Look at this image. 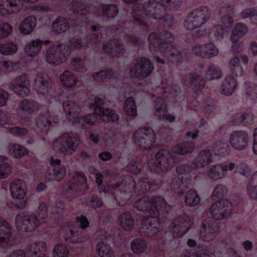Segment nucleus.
<instances>
[{
    "mask_svg": "<svg viewBox=\"0 0 257 257\" xmlns=\"http://www.w3.org/2000/svg\"><path fill=\"white\" fill-rule=\"evenodd\" d=\"M103 104L99 97H95L94 104L91 106L94 112L91 114L81 117L79 116L80 108L78 105L71 101H67L63 103V107L66 118L74 125L81 124L83 127L85 124H93L98 120V117L102 121H116L118 119V115L109 109L101 107Z\"/></svg>",
    "mask_w": 257,
    "mask_h": 257,
    "instance_id": "nucleus-1",
    "label": "nucleus"
},
{
    "mask_svg": "<svg viewBox=\"0 0 257 257\" xmlns=\"http://www.w3.org/2000/svg\"><path fill=\"white\" fill-rule=\"evenodd\" d=\"M135 207L141 211H149L150 216L143 219L142 231L148 236H152L159 232L160 222L158 217L168 211L169 206L162 197L146 196L139 199Z\"/></svg>",
    "mask_w": 257,
    "mask_h": 257,
    "instance_id": "nucleus-2",
    "label": "nucleus"
},
{
    "mask_svg": "<svg viewBox=\"0 0 257 257\" xmlns=\"http://www.w3.org/2000/svg\"><path fill=\"white\" fill-rule=\"evenodd\" d=\"M44 220V218L40 220L35 214L24 211L16 215L15 224L18 229L25 232H31L42 224Z\"/></svg>",
    "mask_w": 257,
    "mask_h": 257,
    "instance_id": "nucleus-3",
    "label": "nucleus"
},
{
    "mask_svg": "<svg viewBox=\"0 0 257 257\" xmlns=\"http://www.w3.org/2000/svg\"><path fill=\"white\" fill-rule=\"evenodd\" d=\"M210 12L208 8L201 7L192 11L186 18L184 27L188 30L201 27L210 18Z\"/></svg>",
    "mask_w": 257,
    "mask_h": 257,
    "instance_id": "nucleus-4",
    "label": "nucleus"
},
{
    "mask_svg": "<svg viewBox=\"0 0 257 257\" xmlns=\"http://www.w3.org/2000/svg\"><path fill=\"white\" fill-rule=\"evenodd\" d=\"M174 159L166 150L159 151L154 158L149 161V167L155 171H164L172 168L174 165Z\"/></svg>",
    "mask_w": 257,
    "mask_h": 257,
    "instance_id": "nucleus-5",
    "label": "nucleus"
},
{
    "mask_svg": "<svg viewBox=\"0 0 257 257\" xmlns=\"http://www.w3.org/2000/svg\"><path fill=\"white\" fill-rule=\"evenodd\" d=\"M171 0H162L161 4H158L156 2H153L147 5L140 12L139 11L133 14L134 19L140 20V18L138 17V15H142V17L152 18L154 19H160L162 18V13L165 10L166 7L170 6Z\"/></svg>",
    "mask_w": 257,
    "mask_h": 257,
    "instance_id": "nucleus-6",
    "label": "nucleus"
},
{
    "mask_svg": "<svg viewBox=\"0 0 257 257\" xmlns=\"http://www.w3.org/2000/svg\"><path fill=\"white\" fill-rule=\"evenodd\" d=\"M79 138L72 134H63L53 143V147L56 150H59L63 153L71 154L78 145Z\"/></svg>",
    "mask_w": 257,
    "mask_h": 257,
    "instance_id": "nucleus-7",
    "label": "nucleus"
},
{
    "mask_svg": "<svg viewBox=\"0 0 257 257\" xmlns=\"http://www.w3.org/2000/svg\"><path fill=\"white\" fill-rule=\"evenodd\" d=\"M10 192L14 199L21 200L15 204V206L19 209H24L27 203V187L25 182L21 179H16L10 184Z\"/></svg>",
    "mask_w": 257,
    "mask_h": 257,
    "instance_id": "nucleus-8",
    "label": "nucleus"
},
{
    "mask_svg": "<svg viewBox=\"0 0 257 257\" xmlns=\"http://www.w3.org/2000/svg\"><path fill=\"white\" fill-rule=\"evenodd\" d=\"M153 69L149 60L146 58L138 60L132 68L130 76L134 80L137 78H138L139 80L143 79L151 73ZM134 81L138 84H141L137 80H134Z\"/></svg>",
    "mask_w": 257,
    "mask_h": 257,
    "instance_id": "nucleus-9",
    "label": "nucleus"
},
{
    "mask_svg": "<svg viewBox=\"0 0 257 257\" xmlns=\"http://www.w3.org/2000/svg\"><path fill=\"white\" fill-rule=\"evenodd\" d=\"M47 248L45 242H36L28 248L26 251L23 250L14 251L10 257H44L47 251Z\"/></svg>",
    "mask_w": 257,
    "mask_h": 257,
    "instance_id": "nucleus-10",
    "label": "nucleus"
},
{
    "mask_svg": "<svg viewBox=\"0 0 257 257\" xmlns=\"http://www.w3.org/2000/svg\"><path fill=\"white\" fill-rule=\"evenodd\" d=\"M211 162V153L209 150L201 152L195 161V164L181 165L177 168V172L179 174H183L193 171L199 167H204Z\"/></svg>",
    "mask_w": 257,
    "mask_h": 257,
    "instance_id": "nucleus-11",
    "label": "nucleus"
},
{
    "mask_svg": "<svg viewBox=\"0 0 257 257\" xmlns=\"http://www.w3.org/2000/svg\"><path fill=\"white\" fill-rule=\"evenodd\" d=\"M134 137L138 145L145 149L150 148L155 142L156 137L151 128L142 127L137 130Z\"/></svg>",
    "mask_w": 257,
    "mask_h": 257,
    "instance_id": "nucleus-12",
    "label": "nucleus"
},
{
    "mask_svg": "<svg viewBox=\"0 0 257 257\" xmlns=\"http://www.w3.org/2000/svg\"><path fill=\"white\" fill-rule=\"evenodd\" d=\"M232 211L231 203L226 200H221L213 204L211 214L216 219H222L229 216Z\"/></svg>",
    "mask_w": 257,
    "mask_h": 257,
    "instance_id": "nucleus-13",
    "label": "nucleus"
},
{
    "mask_svg": "<svg viewBox=\"0 0 257 257\" xmlns=\"http://www.w3.org/2000/svg\"><path fill=\"white\" fill-rule=\"evenodd\" d=\"M229 141L232 148L236 150H243L248 146V135L245 131H234L230 134Z\"/></svg>",
    "mask_w": 257,
    "mask_h": 257,
    "instance_id": "nucleus-14",
    "label": "nucleus"
},
{
    "mask_svg": "<svg viewBox=\"0 0 257 257\" xmlns=\"http://www.w3.org/2000/svg\"><path fill=\"white\" fill-rule=\"evenodd\" d=\"M61 46H53L47 51L46 61L51 64L59 65L65 61V56L61 52Z\"/></svg>",
    "mask_w": 257,
    "mask_h": 257,
    "instance_id": "nucleus-15",
    "label": "nucleus"
},
{
    "mask_svg": "<svg viewBox=\"0 0 257 257\" xmlns=\"http://www.w3.org/2000/svg\"><path fill=\"white\" fill-rule=\"evenodd\" d=\"M218 231V226L216 223L206 220L201 225L200 236L204 240L209 241L216 237Z\"/></svg>",
    "mask_w": 257,
    "mask_h": 257,
    "instance_id": "nucleus-16",
    "label": "nucleus"
},
{
    "mask_svg": "<svg viewBox=\"0 0 257 257\" xmlns=\"http://www.w3.org/2000/svg\"><path fill=\"white\" fill-rule=\"evenodd\" d=\"M0 244L9 246L14 244V238L11 234L9 224L0 218Z\"/></svg>",
    "mask_w": 257,
    "mask_h": 257,
    "instance_id": "nucleus-17",
    "label": "nucleus"
},
{
    "mask_svg": "<svg viewBox=\"0 0 257 257\" xmlns=\"http://www.w3.org/2000/svg\"><path fill=\"white\" fill-rule=\"evenodd\" d=\"M22 7V2L19 0H0V14L2 15L17 12Z\"/></svg>",
    "mask_w": 257,
    "mask_h": 257,
    "instance_id": "nucleus-18",
    "label": "nucleus"
},
{
    "mask_svg": "<svg viewBox=\"0 0 257 257\" xmlns=\"http://www.w3.org/2000/svg\"><path fill=\"white\" fill-rule=\"evenodd\" d=\"M64 207L63 204L62 202H59L56 203L54 206H52V208L48 207L45 202H41L40 203L38 207V214L36 215L37 218L39 220H42L43 218H44V220L43 222H45L47 217L48 216V210H50L52 213H59L61 211Z\"/></svg>",
    "mask_w": 257,
    "mask_h": 257,
    "instance_id": "nucleus-19",
    "label": "nucleus"
},
{
    "mask_svg": "<svg viewBox=\"0 0 257 257\" xmlns=\"http://www.w3.org/2000/svg\"><path fill=\"white\" fill-rule=\"evenodd\" d=\"M159 49L165 56L167 57L169 61L178 62L181 58L180 54L177 49L171 45H167L164 43L160 44Z\"/></svg>",
    "mask_w": 257,
    "mask_h": 257,
    "instance_id": "nucleus-20",
    "label": "nucleus"
},
{
    "mask_svg": "<svg viewBox=\"0 0 257 257\" xmlns=\"http://www.w3.org/2000/svg\"><path fill=\"white\" fill-rule=\"evenodd\" d=\"M167 110L164 99L161 98L158 99L155 105L154 114L160 119L172 121L174 119V117L167 114Z\"/></svg>",
    "mask_w": 257,
    "mask_h": 257,
    "instance_id": "nucleus-21",
    "label": "nucleus"
},
{
    "mask_svg": "<svg viewBox=\"0 0 257 257\" xmlns=\"http://www.w3.org/2000/svg\"><path fill=\"white\" fill-rule=\"evenodd\" d=\"M191 224L190 220L182 221L179 219H176L172 223L171 230L175 236H181L188 230Z\"/></svg>",
    "mask_w": 257,
    "mask_h": 257,
    "instance_id": "nucleus-22",
    "label": "nucleus"
},
{
    "mask_svg": "<svg viewBox=\"0 0 257 257\" xmlns=\"http://www.w3.org/2000/svg\"><path fill=\"white\" fill-rule=\"evenodd\" d=\"M48 41H42L39 39L31 40L25 45V52L30 57H35L39 53L43 43H48Z\"/></svg>",
    "mask_w": 257,
    "mask_h": 257,
    "instance_id": "nucleus-23",
    "label": "nucleus"
},
{
    "mask_svg": "<svg viewBox=\"0 0 257 257\" xmlns=\"http://www.w3.org/2000/svg\"><path fill=\"white\" fill-rule=\"evenodd\" d=\"M36 26V18L34 16L26 18L20 24L19 30L21 33L24 35L31 34Z\"/></svg>",
    "mask_w": 257,
    "mask_h": 257,
    "instance_id": "nucleus-24",
    "label": "nucleus"
},
{
    "mask_svg": "<svg viewBox=\"0 0 257 257\" xmlns=\"http://www.w3.org/2000/svg\"><path fill=\"white\" fill-rule=\"evenodd\" d=\"M223 22L224 23V28L221 26H218L213 27L211 30V35H213L216 39L222 38L224 35L228 31V28L232 22V19L229 16H226L223 18Z\"/></svg>",
    "mask_w": 257,
    "mask_h": 257,
    "instance_id": "nucleus-25",
    "label": "nucleus"
},
{
    "mask_svg": "<svg viewBox=\"0 0 257 257\" xmlns=\"http://www.w3.org/2000/svg\"><path fill=\"white\" fill-rule=\"evenodd\" d=\"M28 80L26 75H24L16 80V84L13 87L14 91L22 96L27 95L29 93L28 87Z\"/></svg>",
    "mask_w": 257,
    "mask_h": 257,
    "instance_id": "nucleus-26",
    "label": "nucleus"
},
{
    "mask_svg": "<svg viewBox=\"0 0 257 257\" xmlns=\"http://www.w3.org/2000/svg\"><path fill=\"white\" fill-rule=\"evenodd\" d=\"M69 232L64 236L65 240L73 244L82 243L85 241V238L78 234V231L75 230V228L71 226L69 224H67Z\"/></svg>",
    "mask_w": 257,
    "mask_h": 257,
    "instance_id": "nucleus-27",
    "label": "nucleus"
},
{
    "mask_svg": "<svg viewBox=\"0 0 257 257\" xmlns=\"http://www.w3.org/2000/svg\"><path fill=\"white\" fill-rule=\"evenodd\" d=\"M236 84V79L234 77L227 76L222 84L220 92L222 94L229 95L234 90Z\"/></svg>",
    "mask_w": 257,
    "mask_h": 257,
    "instance_id": "nucleus-28",
    "label": "nucleus"
},
{
    "mask_svg": "<svg viewBox=\"0 0 257 257\" xmlns=\"http://www.w3.org/2000/svg\"><path fill=\"white\" fill-rule=\"evenodd\" d=\"M96 250L100 257H115L110 246L104 241H100L97 243Z\"/></svg>",
    "mask_w": 257,
    "mask_h": 257,
    "instance_id": "nucleus-29",
    "label": "nucleus"
},
{
    "mask_svg": "<svg viewBox=\"0 0 257 257\" xmlns=\"http://www.w3.org/2000/svg\"><path fill=\"white\" fill-rule=\"evenodd\" d=\"M62 84L67 87H72L77 83V79L74 75L70 71H65L59 76Z\"/></svg>",
    "mask_w": 257,
    "mask_h": 257,
    "instance_id": "nucleus-30",
    "label": "nucleus"
},
{
    "mask_svg": "<svg viewBox=\"0 0 257 257\" xmlns=\"http://www.w3.org/2000/svg\"><path fill=\"white\" fill-rule=\"evenodd\" d=\"M118 221L121 227L125 230H129L133 228L135 224L133 216L126 212H124L119 215Z\"/></svg>",
    "mask_w": 257,
    "mask_h": 257,
    "instance_id": "nucleus-31",
    "label": "nucleus"
},
{
    "mask_svg": "<svg viewBox=\"0 0 257 257\" xmlns=\"http://www.w3.org/2000/svg\"><path fill=\"white\" fill-rule=\"evenodd\" d=\"M8 149L9 153L15 158L21 157L29 153V151L25 147L19 144H10Z\"/></svg>",
    "mask_w": 257,
    "mask_h": 257,
    "instance_id": "nucleus-32",
    "label": "nucleus"
},
{
    "mask_svg": "<svg viewBox=\"0 0 257 257\" xmlns=\"http://www.w3.org/2000/svg\"><path fill=\"white\" fill-rule=\"evenodd\" d=\"M246 190L248 196L251 198H257V172L251 175L248 181Z\"/></svg>",
    "mask_w": 257,
    "mask_h": 257,
    "instance_id": "nucleus-33",
    "label": "nucleus"
},
{
    "mask_svg": "<svg viewBox=\"0 0 257 257\" xmlns=\"http://www.w3.org/2000/svg\"><path fill=\"white\" fill-rule=\"evenodd\" d=\"M17 50L18 46L13 42L0 43V53L3 55H13Z\"/></svg>",
    "mask_w": 257,
    "mask_h": 257,
    "instance_id": "nucleus-34",
    "label": "nucleus"
},
{
    "mask_svg": "<svg viewBox=\"0 0 257 257\" xmlns=\"http://www.w3.org/2000/svg\"><path fill=\"white\" fill-rule=\"evenodd\" d=\"M131 248L132 251L135 253H142L145 251L147 248V243L145 240L142 238H135L131 242Z\"/></svg>",
    "mask_w": 257,
    "mask_h": 257,
    "instance_id": "nucleus-35",
    "label": "nucleus"
},
{
    "mask_svg": "<svg viewBox=\"0 0 257 257\" xmlns=\"http://www.w3.org/2000/svg\"><path fill=\"white\" fill-rule=\"evenodd\" d=\"M195 148V144L193 142H184L178 144L174 148V152L181 154L185 155L192 152Z\"/></svg>",
    "mask_w": 257,
    "mask_h": 257,
    "instance_id": "nucleus-36",
    "label": "nucleus"
},
{
    "mask_svg": "<svg viewBox=\"0 0 257 257\" xmlns=\"http://www.w3.org/2000/svg\"><path fill=\"white\" fill-rule=\"evenodd\" d=\"M53 257H68L69 255V250L67 247L61 243L55 244L52 251Z\"/></svg>",
    "mask_w": 257,
    "mask_h": 257,
    "instance_id": "nucleus-37",
    "label": "nucleus"
},
{
    "mask_svg": "<svg viewBox=\"0 0 257 257\" xmlns=\"http://www.w3.org/2000/svg\"><path fill=\"white\" fill-rule=\"evenodd\" d=\"M207 176L213 180H218L224 177L219 165L211 166L207 172Z\"/></svg>",
    "mask_w": 257,
    "mask_h": 257,
    "instance_id": "nucleus-38",
    "label": "nucleus"
},
{
    "mask_svg": "<svg viewBox=\"0 0 257 257\" xmlns=\"http://www.w3.org/2000/svg\"><path fill=\"white\" fill-rule=\"evenodd\" d=\"M66 172V168L64 167H61L58 168H54L53 174H49L46 177V179L48 181L54 180L59 181L64 177Z\"/></svg>",
    "mask_w": 257,
    "mask_h": 257,
    "instance_id": "nucleus-39",
    "label": "nucleus"
},
{
    "mask_svg": "<svg viewBox=\"0 0 257 257\" xmlns=\"http://www.w3.org/2000/svg\"><path fill=\"white\" fill-rule=\"evenodd\" d=\"M49 82L47 79L41 76H38L35 80V88L39 92L45 93L48 92Z\"/></svg>",
    "mask_w": 257,
    "mask_h": 257,
    "instance_id": "nucleus-40",
    "label": "nucleus"
},
{
    "mask_svg": "<svg viewBox=\"0 0 257 257\" xmlns=\"http://www.w3.org/2000/svg\"><path fill=\"white\" fill-rule=\"evenodd\" d=\"M200 201V198L194 190H189L187 193L185 198V202L187 205L191 206H196Z\"/></svg>",
    "mask_w": 257,
    "mask_h": 257,
    "instance_id": "nucleus-41",
    "label": "nucleus"
},
{
    "mask_svg": "<svg viewBox=\"0 0 257 257\" xmlns=\"http://www.w3.org/2000/svg\"><path fill=\"white\" fill-rule=\"evenodd\" d=\"M239 61L237 57H234L231 59L229 62V68L236 77L241 76L243 75L242 68L239 64Z\"/></svg>",
    "mask_w": 257,
    "mask_h": 257,
    "instance_id": "nucleus-42",
    "label": "nucleus"
},
{
    "mask_svg": "<svg viewBox=\"0 0 257 257\" xmlns=\"http://www.w3.org/2000/svg\"><path fill=\"white\" fill-rule=\"evenodd\" d=\"M247 32L246 27L242 24L236 25L233 29L230 40L233 42L236 41L239 37L243 35Z\"/></svg>",
    "mask_w": 257,
    "mask_h": 257,
    "instance_id": "nucleus-43",
    "label": "nucleus"
},
{
    "mask_svg": "<svg viewBox=\"0 0 257 257\" xmlns=\"http://www.w3.org/2000/svg\"><path fill=\"white\" fill-rule=\"evenodd\" d=\"M206 51L197 53L201 58H209L216 56L218 54V49L213 43L205 44Z\"/></svg>",
    "mask_w": 257,
    "mask_h": 257,
    "instance_id": "nucleus-44",
    "label": "nucleus"
},
{
    "mask_svg": "<svg viewBox=\"0 0 257 257\" xmlns=\"http://www.w3.org/2000/svg\"><path fill=\"white\" fill-rule=\"evenodd\" d=\"M68 28V23L62 18H58L52 25L53 30L57 33L65 31Z\"/></svg>",
    "mask_w": 257,
    "mask_h": 257,
    "instance_id": "nucleus-45",
    "label": "nucleus"
},
{
    "mask_svg": "<svg viewBox=\"0 0 257 257\" xmlns=\"http://www.w3.org/2000/svg\"><path fill=\"white\" fill-rule=\"evenodd\" d=\"M124 110L128 115L134 116L136 115L137 109L133 98H129L126 100L124 103Z\"/></svg>",
    "mask_w": 257,
    "mask_h": 257,
    "instance_id": "nucleus-46",
    "label": "nucleus"
},
{
    "mask_svg": "<svg viewBox=\"0 0 257 257\" xmlns=\"http://www.w3.org/2000/svg\"><path fill=\"white\" fill-rule=\"evenodd\" d=\"M171 187L175 192L182 193L184 188L182 177H178L174 178L171 182Z\"/></svg>",
    "mask_w": 257,
    "mask_h": 257,
    "instance_id": "nucleus-47",
    "label": "nucleus"
},
{
    "mask_svg": "<svg viewBox=\"0 0 257 257\" xmlns=\"http://www.w3.org/2000/svg\"><path fill=\"white\" fill-rule=\"evenodd\" d=\"M227 190L226 186L219 184L217 185L214 188L211 197L213 200H215L217 198H220L223 197L227 194Z\"/></svg>",
    "mask_w": 257,
    "mask_h": 257,
    "instance_id": "nucleus-48",
    "label": "nucleus"
},
{
    "mask_svg": "<svg viewBox=\"0 0 257 257\" xmlns=\"http://www.w3.org/2000/svg\"><path fill=\"white\" fill-rule=\"evenodd\" d=\"M12 27L7 23L0 24V39L7 38L12 32Z\"/></svg>",
    "mask_w": 257,
    "mask_h": 257,
    "instance_id": "nucleus-49",
    "label": "nucleus"
},
{
    "mask_svg": "<svg viewBox=\"0 0 257 257\" xmlns=\"http://www.w3.org/2000/svg\"><path fill=\"white\" fill-rule=\"evenodd\" d=\"M221 76V72L219 69L214 66L209 68L207 73V78L212 80L219 79Z\"/></svg>",
    "mask_w": 257,
    "mask_h": 257,
    "instance_id": "nucleus-50",
    "label": "nucleus"
},
{
    "mask_svg": "<svg viewBox=\"0 0 257 257\" xmlns=\"http://www.w3.org/2000/svg\"><path fill=\"white\" fill-rule=\"evenodd\" d=\"M10 165L6 163L0 164V179L7 178L11 173Z\"/></svg>",
    "mask_w": 257,
    "mask_h": 257,
    "instance_id": "nucleus-51",
    "label": "nucleus"
},
{
    "mask_svg": "<svg viewBox=\"0 0 257 257\" xmlns=\"http://www.w3.org/2000/svg\"><path fill=\"white\" fill-rule=\"evenodd\" d=\"M21 107L24 111H34L38 108V105L34 101L24 100L21 102Z\"/></svg>",
    "mask_w": 257,
    "mask_h": 257,
    "instance_id": "nucleus-52",
    "label": "nucleus"
},
{
    "mask_svg": "<svg viewBox=\"0 0 257 257\" xmlns=\"http://www.w3.org/2000/svg\"><path fill=\"white\" fill-rule=\"evenodd\" d=\"M256 12L254 10L248 9L243 10L241 13V17L242 18H250L254 20H257V16H255Z\"/></svg>",
    "mask_w": 257,
    "mask_h": 257,
    "instance_id": "nucleus-53",
    "label": "nucleus"
},
{
    "mask_svg": "<svg viewBox=\"0 0 257 257\" xmlns=\"http://www.w3.org/2000/svg\"><path fill=\"white\" fill-rule=\"evenodd\" d=\"M76 222L82 228H85L89 225L87 218L83 215L78 216L76 218Z\"/></svg>",
    "mask_w": 257,
    "mask_h": 257,
    "instance_id": "nucleus-54",
    "label": "nucleus"
},
{
    "mask_svg": "<svg viewBox=\"0 0 257 257\" xmlns=\"http://www.w3.org/2000/svg\"><path fill=\"white\" fill-rule=\"evenodd\" d=\"M160 39L158 35L155 33L150 34L148 38L150 49H152L154 46L156 47V44L159 43Z\"/></svg>",
    "mask_w": 257,
    "mask_h": 257,
    "instance_id": "nucleus-55",
    "label": "nucleus"
},
{
    "mask_svg": "<svg viewBox=\"0 0 257 257\" xmlns=\"http://www.w3.org/2000/svg\"><path fill=\"white\" fill-rule=\"evenodd\" d=\"M222 173H224V176L227 171L232 170L235 167V165L233 162L225 163L220 164Z\"/></svg>",
    "mask_w": 257,
    "mask_h": 257,
    "instance_id": "nucleus-56",
    "label": "nucleus"
},
{
    "mask_svg": "<svg viewBox=\"0 0 257 257\" xmlns=\"http://www.w3.org/2000/svg\"><path fill=\"white\" fill-rule=\"evenodd\" d=\"M37 126L42 130H46L50 125V122L44 117H40L37 123Z\"/></svg>",
    "mask_w": 257,
    "mask_h": 257,
    "instance_id": "nucleus-57",
    "label": "nucleus"
},
{
    "mask_svg": "<svg viewBox=\"0 0 257 257\" xmlns=\"http://www.w3.org/2000/svg\"><path fill=\"white\" fill-rule=\"evenodd\" d=\"M110 74V72H108L107 71H102L99 72L98 73H96V74H93L94 79L97 80H103L109 76Z\"/></svg>",
    "mask_w": 257,
    "mask_h": 257,
    "instance_id": "nucleus-58",
    "label": "nucleus"
},
{
    "mask_svg": "<svg viewBox=\"0 0 257 257\" xmlns=\"http://www.w3.org/2000/svg\"><path fill=\"white\" fill-rule=\"evenodd\" d=\"M250 171V168L245 164H241L237 168V172L244 176H248Z\"/></svg>",
    "mask_w": 257,
    "mask_h": 257,
    "instance_id": "nucleus-59",
    "label": "nucleus"
},
{
    "mask_svg": "<svg viewBox=\"0 0 257 257\" xmlns=\"http://www.w3.org/2000/svg\"><path fill=\"white\" fill-rule=\"evenodd\" d=\"M10 133L13 135L17 136H21L25 135L27 131L24 128L19 127H12L10 130Z\"/></svg>",
    "mask_w": 257,
    "mask_h": 257,
    "instance_id": "nucleus-60",
    "label": "nucleus"
},
{
    "mask_svg": "<svg viewBox=\"0 0 257 257\" xmlns=\"http://www.w3.org/2000/svg\"><path fill=\"white\" fill-rule=\"evenodd\" d=\"M225 147V145L224 143L221 142H216L213 148V152L214 155H220V150H222Z\"/></svg>",
    "mask_w": 257,
    "mask_h": 257,
    "instance_id": "nucleus-61",
    "label": "nucleus"
},
{
    "mask_svg": "<svg viewBox=\"0 0 257 257\" xmlns=\"http://www.w3.org/2000/svg\"><path fill=\"white\" fill-rule=\"evenodd\" d=\"M205 50V44H202L196 45L195 47H193L192 51L195 55H196L198 57H201V56L198 54H197V53L205 52L206 51Z\"/></svg>",
    "mask_w": 257,
    "mask_h": 257,
    "instance_id": "nucleus-62",
    "label": "nucleus"
},
{
    "mask_svg": "<svg viewBox=\"0 0 257 257\" xmlns=\"http://www.w3.org/2000/svg\"><path fill=\"white\" fill-rule=\"evenodd\" d=\"M252 150L253 153L257 155V128L253 131Z\"/></svg>",
    "mask_w": 257,
    "mask_h": 257,
    "instance_id": "nucleus-63",
    "label": "nucleus"
},
{
    "mask_svg": "<svg viewBox=\"0 0 257 257\" xmlns=\"http://www.w3.org/2000/svg\"><path fill=\"white\" fill-rule=\"evenodd\" d=\"M118 10L117 7L114 5H111L108 8V12L107 13L108 16L110 17H114L117 13Z\"/></svg>",
    "mask_w": 257,
    "mask_h": 257,
    "instance_id": "nucleus-64",
    "label": "nucleus"
}]
</instances>
